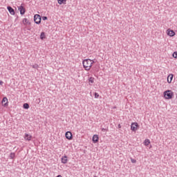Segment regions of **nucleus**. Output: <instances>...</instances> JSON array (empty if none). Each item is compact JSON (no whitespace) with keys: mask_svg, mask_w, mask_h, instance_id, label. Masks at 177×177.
I'll return each instance as SVG.
<instances>
[{"mask_svg":"<svg viewBox=\"0 0 177 177\" xmlns=\"http://www.w3.org/2000/svg\"><path fill=\"white\" fill-rule=\"evenodd\" d=\"M42 20V18L41 17V15L36 14L34 16V21L35 23H41V21Z\"/></svg>","mask_w":177,"mask_h":177,"instance_id":"nucleus-4","label":"nucleus"},{"mask_svg":"<svg viewBox=\"0 0 177 177\" xmlns=\"http://www.w3.org/2000/svg\"><path fill=\"white\" fill-rule=\"evenodd\" d=\"M94 96H95V99H97V97H99V93H94Z\"/></svg>","mask_w":177,"mask_h":177,"instance_id":"nucleus-22","label":"nucleus"},{"mask_svg":"<svg viewBox=\"0 0 177 177\" xmlns=\"http://www.w3.org/2000/svg\"><path fill=\"white\" fill-rule=\"evenodd\" d=\"M41 19H42V20H44V21L48 20V17H42Z\"/></svg>","mask_w":177,"mask_h":177,"instance_id":"nucleus-24","label":"nucleus"},{"mask_svg":"<svg viewBox=\"0 0 177 177\" xmlns=\"http://www.w3.org/2000/svg\"><path fill=\"white\" fill-rule=\"evenodd\" d=\"M32 68H38V64L32 65Z\"/></svg>","mask_w":177,"mask_h":177,"instance_id":"nucleus-23","label":"nucleus"},{"mask_svg":"<svg viewBox=\"0 0 177 177\" xmlns=\"http://www.w3.org/2000/svg\"><path fill=\"white\" fill-rule=\"evenodd\" d=\"M131 162H133V164H135L136 162V160L131 158Z\"/></svg>","mask_w":177,"mask_h":177,"instance_id":"nucleus-25","label":"nucleus"},{"mask_svg":"<svg viewBox=\"0 0 177 177\" xmlns=\"http://www.w3.org/2000/svg\"><path fill=\"white\" fill-rule=\"evenodd\" d=\"M40 39H45V32H42L40 35Z\"/></svg>","mask_w":177,"mask_h":177,"instance_id":"nucleus-17","label":"nucleus"},{"mask_svg":"<svg viewBox=\"0 0 177 177\" xmlns=\"http://www.w3.org/2000/svg\"><path fill=\"white\" fill-rule=\"evenodd\" d=\"M0 85H3V82H2V80L0 81Z\"/></svg>","mask_w":177,"mask_h":177,"instance_id":"nucleus-26","label":"nucleus"},{"mask_svg":"<svg viewBox=\"0 0 177 177\" xmlns=\"http://www.w3.org/2000/svg\"><path fill=\"white\" fill-rule=\"evenodd\" d=\"M24 24V26H27V24Z\"/></svg>","mask_w":177,"mask_h":177,"instance_id":"nucleus-30","label":"nucleus"},{"mask_svg":"<svg viewBox=\"0 0 177 177\" xmlns=\"http://www.w3.org/2000/svg\"><path fill=\"white\" fill-rule=\"evenodd\" d=\"M167 35H169V37H174L175 35V32L172 30L168 29Z\"/></svg>","mask_w":177,"mask_h":177,"instance_id":"nucleus-10","label":"nucleus"},{"mask_svg":"<svg viewBox=\"0 0 177 177\" xmlns=\"http://www.w3.org/2000/svg\"><path fill=\"white\" fill-rule=\"evenodd\" d=\"M18 10H19L20 15H23L26 13V8H24V7L23 6H20L18 8Z\"/></svg>","mask_w":177,"mask_h":177,"instance_id":"nucleus-6","label":"nucleus"},{"mask_svg":"<svg viewBox=\"0 0 177 177\" xmlns=\"http://www.w3.org/2000/svg\"><path fill=\"white\" fill-rule=\"evenodd\" d=\"M163 95L165 99H167V100L172 99V97H174V91L171 90H167L164 91Z\"/></svg>","mask_w":177,"mask_h":177,"instance_id":"nucleus-2","label":"nucleus"},{"mask_svg":"<svg viewBox=\"0 0 177 177\" xmlns=\"http://www.w3.org/2000/svg\"><path fill=\"white\" fill-rule=\"evenodd\" d=\"M22 23H28V19H27L26 18H24V19L22 20Z\"/></svg>","mask_w":177,"mask_h":177,"instance_id":"nucleus-21","label":"nucleus"},{"mask_svg":"<svg viewBox=\"0 0 177 177\" xmlns=\"http://www.w3.org/2000/svg\"><path fill=\"white\" fill-rule=\"evenodd\" d=\"M97 142H99V136L94 135L93 136V143H97Z\"/></svg>","mask_w":177,"mask_h":177,"instance_id":"nucleus-11","label":"nucleus"},{"mask_svg":"<svg viewBox=\"0 0 177 177\" xmlns=\"http://www.w3.org/2000/svg\"><path fill=\"white\" fill-rule=\"evenodd\" d=\"M145 146H149L150 145V140L145 139L144 141Z\"/></svg>","mask_w":177,"mask_h":177,"instance_id":"nucleus-15","label":"nucleus"},{"mask_svg":"<svg viewBox=\"0 0 177 177\" xmlns=\"http://www.w3.org/2000/svg\"><path fill=\"white\" fill-rule=\"evenodd\" d=\"M65 136L68 140H73V133L71 131H66L65 133Z\"/></svg>","mask_w":177,"mask_h":177,"instance_id":"nucleus-5","label":"nucleus"},{"mask_svg":"<svg viewBox=\"0 0 177 177\" xmlns=\"http://www.w3.org/2000/svg\"><path fill=\"white\" fill-rule=\"evenodd\" d=\"M94 177H97V176H94Z\"/></svg>","mask_w":177,"mask_h":177,"instance_id":"nucleus-32","label":"nucleus"},{"mask_svg":"<svg viewBox=\"0 0 177 177\" xmlns=\"http://www.w3.org/2000/svg\"><path fill=\"white\" fill-rule=\"evenodd\" d=\"M57 2H59V0H57Z\"/></svg>","mask_w":177,"mask_h":177,"instance_id":"nucleus-33","label":"nucleus"},{"mask_svg":"<svg viewBox=\"0 0 177 177\" xmlns=\"http://www.w3.org/2000/svg\"><path fill=\"white\" fill-rule=\"evenodd\" d=\"M118 128H121V124H118Z\"/></svg>","mask_w":177,"mask_h":177,"instance_id":"nucleus-28","label":"nucleus"},{"mask_svg":"<svg viewBox=\"0 0 177 177\" xmlns=\"http://www.w3.org/2000/svg\"><path fill=\"white\" fill-rule=\"evenodd\" d=\"M172 80H174V75L173 74H169L167 76V82H168V84H171V82H172Z\"/></svg>","mask_w":177,"mask_h":177,"instance_id":"nucleus-9","label":"nucleus"},{"mask_svg":"<svg viewBox=\"0 0 177 177\" xmlns=\"http://www.w3.org/2000/svg\"><path fill=\"white\" fill-rule=\"evenodd\" d=\"M7 9L9 13H10L12 15H15V9H13V8H12L11 6H8Z\"/></svg>","mask_w":177,"mask_h":177,"instance_id":"nucleus-12","label":"nucleus"},{"mask_svg":"<svg viewBox=\"0 0 177 177\" xmlns=\"http://www.w3.org/2000/svg\"><path fill=\"white\" fill-rule=\"evenodd\" d=\"M139 128V124L138 122H133L131 125V129L133 131V132H136V131Z\"/></svg>","mask_w":177,"mask_h":177,"instance_id":"nucleus-3","label":"nucleus"},{"mask_svg":"<svg viewBox=\"0 0 177 177\" xmlns=\"http://www.w3.org/2000/svg\"><path fill=\"white\" fill-rule=\"evenodd\" d=\"M1 103L4 107H8V97H4L1 101Z\"/></svg>","mask_w":177,"mask_h":177,"instance_id":"nucleus-7","label":"nucleus"},{"mask_svg":"<svg viewBox=\"0 0 177 177\" xmlns=\"http://www.w3.org/2000/svg\"><path fill=\"white\" fill-rule=\"evenodd\" d=\"M37 24H39V23H37Z\"/></svg>","mask_w":177,"mask_h":177,"instance_id":"nucleus-31","label":"nucleus"},{"mask_svg":"<svg viewBox=\"0 0 177 177\" xmlns=\"http://www.w3.org/2000/svg\"><path fill=\"white\" fill-rule=\"evenodd\" d=\"M23 108L25 109V110H28V109H30V105L28 103H25L23 105Z\"/></svg>","mask_w":177,"mask_h":177,"instance_id":"nucleus-16","label":"nucleus"},{"mask_svg":"<svg viewBox=\"0 0 177 177\" xmlns=\"http://www.w3.org/2000/svg\"><path fill=\"white\" fill-rule=\"evenodd\" d=\"M83 67L86 71H89L92 67V64L95 63V61L91 59H86L83 60Z\"/></svg>","mask_w":177,"mask_h":177,"instance_id":"nucleus-1","label":"nucleus"},{"mask_svg":"<svg viewBox=\"0 0 177 177\" xmlns=\"http://www.w3.org/2000/svg\"><path fill=\"white\" fill-rule=\"evenodd\" d=\"M102 132H104V131H106V129L102 128Z\"/></svg>","mask_w":177,"mask_h":177,"instance_id":"nucleus-27","label":"nucleus"},{"mask_svg":"<svg viewBox=\"0 0 177 177\" xmlns=\"http://www.w3.org/2000/svg\"><path fill=\"white\" fill-rule=\"evenodd\" d=\"M24 139L26 140L30 141L31 140V139H32V136L26 133L24 136Z\"/></svg>","mask_w":177,"mask_h":177,"instance_id":"nucleus-13","label":"nucleus"},{"mask_svg":"<svg viewBox=\"0 0 177 177\" xmlns=\"http://www.w3.org/2000/svg\"><path fill=\"white\" fill-rule=\"evenodd\" d=\"M67 0H58L59 5H66Z\"/></svg>","mask_w":177,"mask_h":177,"instance_id":"nucleus-14","label":"nucleus"},{"mask_svg":"<svg viewBox=\"0 0 177 177\" xmlns=\"http://www.w3.org/2000/svg\"><path fill=\"white\" fill-rule=\"evenodd\" d=\"M88 82H91V84H93L95 82V78L92 77H89Z\"/></svg>","mask_w":177,"mask_h":177,"instance_id":"nucleus-18","label":"nucleus"},{"mask_svg":"<svg viewBox=\"0 0 177 177\" xmlns=\"http://www.w3.org/2000/svg\"><path fill=\"white\" fill-rule=\"evenodd\" d=\"M10 158H11L12 160H13V158H15V157H16V153H13V152L10 153Z\"/></svg>","mask_w":177,"mask_h":177,"instance_id":"nucleus-19","label":"nucleus"},{"mask_svg":"<svg viewBox=\"0 0 177 177\" xmlns=\"http://www.w3.org/2000/svg\"><path fill=\"white\" fill-rule=\"evenodd\" d=\"M61 161H62V164H67V162H68L67 156L65 155V156H62L61 158Z\"/></svg>","mask_w":177,"mask_h":177,"instance_id":"nucleus-8","label":"nucleus"},{"mask_svg":"<svg viewBox=\"0 0 177 177\" xmlns=\"http://www.w3.org/2000/svg\"><path fill=\"white\" fill-rule=\"evenodd\" d=\"M57 177H62V175H58Z\"/></svg>","mask_w":177,"mask_h":177,"instance_id":"nucleus-29","label":"nucleus"},{"mask_svg":"<svg viewBox=\"0 0 177 177\" xmlns=\"http://www.w3.org/2000/svg\"><path fill=\"white\" fill-rule=\"evenodd\" d=\"M173 57H174V59H177V51H175L173 55H172Z\"/></svg>","mask_w":177,"mask_h":177,"instance_id":"nucleus-20","label":"nucleus"}]
</instances>
